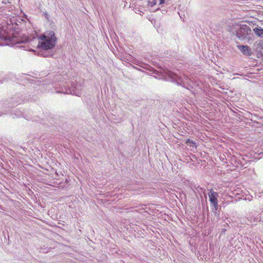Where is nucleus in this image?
I'll return each instance as SVG.
<instances>
[{
    "instance_id": "9d476101",
    "label": "nucleus",
    "mask_w": 263,
    "mask_h": 263,
    "mask_svg": "<svg viewBox=\"0 0 263 263\" xmlns=\"http://www.w3.org/2000/svg\"><path fill=\"white\" fill-rule=\"evenodd\" d=\"M43 56H44V57H48V56H49V54H46L45 53H43Z\"/></svg>"
},
{
    "instance_id": "20e7f679",
    "label": "nucleus",
    "mask_w": 263,
    "mask_h": 263,
    "mask_svg": "<svg viewBox=\"0 0 263 263\" xmlns=\"http://www.w3.org/2000/svg\"><path fill=\"white\" fill-rule=\"evenodd\" d=\"M218 196V194L216 192H212V191L209 194V200L212 204H213L215 209L216 210L218 208V200L217 199V197Z\"/></svg>"
},
{
    "instance_id": "0eeeda50",
    "label": "nucleus",
    "mask_w": 263,
    "mask_h": 263,
    "mask_svg": "<svg viewBox=\"0 0 263 263\" xmlns=\"http://www.w3.org/2000/svg\"><path fill=\"white\" fill-rule=\"evenodd\" d=\"M253 31L257 36L263 38V28L257 26L253 28Z\"/></svg>"
},
{
    "instance_id": "423d86ee",
    "label": "nucleus",
    "mask_w": 263,
    "mask_h": 263,
    "mask_svg": "<svg viewBox=\"0 0 263 263\" xmlns=\"http://www.w3.org/2000/svg\"><path fill=\"white\" fill-rule=\"evenodd\" d=\"M237 47L244 54L246 55H250L251 54V48L248 46L238 45Z\"/></svg>"
},
{
    "instance_id": "6e6552de",
    "label": "nucleus",
    "mask_w": 263,
    "mask_h": 263,
    "mask_svg": "<svg viewBox=\"0 0 263 263\" xmlns=\"http://www.w3.org/2000/svg\"><path fill=\"white\" fill-rule=\"evenodd\" d=\"M185 79H186V83H187L190 84V83L192 82L191 80L189 78H185Z\"/></svg>"
},
{
    "instance_id": "9b49d317",
    "label": "nucleus",
    "mask_w": 263,
    "mask_h": 263,
    "mask_svg": "<svg viewBox=\"0 0 263 263\" xmlns=\"http://www.w3.org/2000/svg\"><path fill=\"white\" fill-rule=\"evenodd\" d=\"M187 143H193V144H194L192 141H190V140H189L187 142Z\"/></svg>"
},
{
    "instance_id": "7ed1b4c3",
    "label": "nucleus",
    "mask_w": 263,
    "mask_h": 263,
    "mask_svg": "<svg viewBox=\"0 0 263 263\" xmlns=\"http://www.w3.org/2000/svg\"><path fill=\"white\" fill-rule=\"evenodd\" d=\"M65 83H67V85L63 84L60 89L56 88V92L57 93L72 94L77 96H80L81 95L83 86L81 84L77 83L74 85V83L72 82V83L71 84V87H69L68 86L69 84L67 82H66Z\"/></svg>"
},
{
    "instance_id": "f03ea898",
    "label": "nucleus",
    "mask_w": 263,
    "mask_h": 263,
    "mask_svg": "<svg viewBox=\"0 0 263 263\" xmlns=\"http://www.w3.org/2000/svg\"><path fill=\"white\" fill-rule=\"evenodd\" d=\"M235 34L240 40H246L248 42L252 41L253 34L250 27L246 24L237 25L235 28Z\"/></svg>"
},
{
    "instance_id": "f257e3e1",
    "label": "nucleus",
    "mask_w": 263,
    "mask_h": 263,
    "mask_svg": "<svg viewBox=\"0 0 263 263\" xmlns=\"http://www.w3.org/2000/svg\"><path fill=\"white\" fill-rule=\"evenodd\" d=\"M35 33L25 39H18L16 36H0V46L14 45L24 42H35L37 47L46 50L52 48L55 45L56 38L52 31H47L45 34L36 39Z\"/></svg>"
},
{
    "instance_id": "1a4fd4ad",
    "label": "nucleus",
    "mask_w": 263,
    "mask_h": 263,
    "mask_svg": "<svg viewBox=\"0 0 263 263\" xmlns=\"http://www.w3.org/2000/svg\"><path fill=\"white\" fill-rule=\"evenodd\" d=\"M165 0H160V5L163 4L165 3Z\"/></svg>"
},
{
    "instance_id": "39448f33",
    "label": "nucleus",
    "mask_w": 263,
    "mask_h": 263,
    "mask_svg": "<svg viewBox=\"0 0 263 263\" xmlns=\"http://www.w3.org/2000/svg\"><path fill=\"white\" fill-rule=\"evenodd\" d=\"M167 76L170 79L175 81L178 84H181V83L184 84V80L172 71H168Z\"/></svg>"
},
{
    "instance_id": "f8f14e48",
    "label": "nucleus",
    "mask_w": 263,
    "mask_h": 263,
    "mask_svg": "<svg viewBox=\"0 0 263 263\" xmlns=\"http://www.w3.org/2000/svg\"><path fill=\"white\" fill-rule=\"evenodd\" d=\"M28 50H29V51H34V50L31 49H28Z\"/></svg>"
}]
</instances>
